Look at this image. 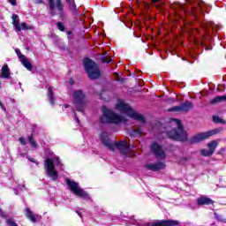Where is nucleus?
Segmentation results:
<instances>
[{
	"instance_id": "f257e3e1",
	"label": "nucleus",
	"mask_w": 226,
	"mask_h": 226,
	"mask_svg": "<svg viewBox=\"0 0 226 226\" xmlns=\"http://www.w3.org/2000/svg\"><path fill=\"white\" fill-rule=\"evenodd\" d=\"M100 140L102 144L110 151H116V149H118L122 154H128V151H130V146L126 141L112 142L110 141V139H109V132L105 131L100 133Z\"/></svg>"
},
{
	"instance_id": "f03ea898",
	"label": "nucleus",
	"mask_w": 226,
	"mask_h": 226,
	"mask_svg": "<svg viewBox=\"0 0 226 226\" xmlns=\"http://www.w3.org/2000/svg\"><path fill=\"white\" fill-rule=\"evenodd\" d=\"M102 115L100 117L101 123L106 124H121L122 123L125 124L127 121L126 117L117 114L105 106L102 108Z\"/></svg>"
},
{
	"instance_id": "7ed1b4c3",
	"label": "nucleus",
	"mask_w": 226,
	"mask_h": 226,
	"mask_svg": "<svg viewBox=\"0 0 226 226\" xmlns=\"http://www.w3.org/2000/svg\"><path fill=\"white\" fill-rule=\"evenodd\" d=\"M116 109L121 114H125L128 117L132 119H136V121H139V123H146L144 117L141 114L137 113L135 109H132L130 104L126 103L124 100H118L116 104Z\"/></svg>"
},
{
	"instance_id": "20e7f679",
	"label": "nucleus",
	"mask_w": 226,
	"mask_h": 226,
	"mask_svg": "<svg viewBox=\"0 0 226 226\" xmlns=\"http://www.w3.org/2000/svg\"><path fill=\"white\" fill-rule=\"evenodd\" d=\"M56 165V167H59L60 170H63V163L59 161V157L48 158L44 162V169L47 172V176H49L52 181H56L58 177Z\"/></svg>"
},
{
	"instance_id": "39448f33",
	"label": "nucleus",
	"mask_w": 226,
	"mask_h": 226,
	"mask_svg": "<svg viewBox=\"0 0 226 226\" xmlns=\"http://www.w3.org/2000/svg\"><path fill=\"white\" fill-rule=\"evenodd\" d=\"M171 123H175L177 129H173L168 132V137L172 139V140H179L180 142H185L188 140V134L183 129V125L179 119L172 118Z\"/></svg>"
},
{
	"instance_id": "423d86ee",
	"label": "nucleus",
	"mask_w": 226,
	"mask_h": 226,
	"mask_svg": "<svg viewBox=\"0 0 226 226\" xmlns=\"http://www.w3.org/2000/svg\"><path fill=\"white\" fill-rule=\"evenodd\" d=\"M83 63L89 79H99L102 72H100V68H98V64H96V63L90 58H85Z\"/></svg>"
},
{
	"instance_id": "0eeeda50",
	"label": "nucleus",
	"mask_w": 226,
	"mask_h": 226,
	"mask_svg": "<svg viewBox=\"0 0 226 226\" xmlns=\"http://www.w3.org/2000/svg\"><path fill=\"white\" fill-rule=\"evenodd\" d=\"M73 103L79 112H84V106L86 105V94L82 90H75L72 94Z\"/></svg>"
},
{
	"instance_id": "6e6552de",
	"label": "nucleus",
	"mask_w": 226,
	"mask_h": 226,
	"mask_svg": "<svg viewBox=\"0 0 226 226\" xmlns=\"http://www.w3.org/2000/svg\"><path fill=\"white\" fill-rule=\"evenodd\" d=\"M49 4V11L52 16L59 15L61 18L64 16V4L62 0H48Z\"/></svg>"
},
{
	"instance_id": "1a4fd4ad",
	"label": "nucleus",
	"mask_w": 226,
	"mask_h": 226,
	"mask_svg": "<svg viewBox=\"0 0 226 226\" xmlns=\"http://www.w3.org/2000/svg\"><path fill=\"white\" fill-rule=\"evenodd\" d=\"M66 183L67 186L70 188L71 192L74 193V195H77L78 197H80L85 200H87V199H89V194H87V192H86L84 189L79 187V183L72 181L70 179H67Z\"/></svg>"
},
{
	"instance_id": "9d476101",
	"label": "nucleus",
	"mask_w": 226,
	"mask_h": 226,
	"mask_svg": "<svg viewBox=\"0 0 226 226\" xmlns=\"http://www.w3.org/2000/svg\"><path fill=\"white\" fill-rule=\"evenodd\" d=\"M216 133H218V130L216 129L198 133L192 138L191 143L197 144L198 142H202V140H206V139H209V137H213V135H216Z\"/></svg>"
},
{
	"instance_id": "9b49d317",
	"label": "nucleus",
	"mask_w": 226,
	"mask_h": 226,
	"mask_svg": "<svg viewBox=\"0 0 226 226\" xmlns=\"http://www.w3.org/2000/svg\"><path fill=\"white\" fill-rule=\"evenodd\" d=\"M151 150L155 154V158H157V160H165V158H167V154H165L163 148L162 146L158 145V143H153Z\"/></svg>"
},
{
	"instance_id": "f8f14e48",
	"label": "nucleus",
	"mask_w": 226,
	"mask_h": 226,
	"mask_svg": "<svg viewBox=\"0 0 226 226\" xmlns=\"http://www.w3.org/2000/svg\"><path fill=\"white\" fill-rule=\"evenodd\" d=\"M190 109H193V103L185 102L180 106H175L170 109V112H188Z\"/></svg>"
},
{
	"instance_id": "ddd939ff",
	"label": "nucleus",
	"mask_w": 226,
	"mask_h": 226,
	"mask_svg": "<svg viewBox=\"0 0 226 226\" xmlns=\"http://www.w3.org/2000/svg\"><path fill=\"white\" fill-rule=\"evenodd\" d=\"M148 226H176L179 225V222L174 220H161L150 222Z\"/></svg>"
},
{
	"instance_id": "4468645a",
	"label": "nucleus",
	"mask_w": 226,
	"mask_h": 226,
	"mask_svg": "<svg viewBox=\"0 0 226 226\" xmlns=\"http://www.w3.org/2000/svg\"><path fill=\"white\" fill-rule=\"evenodd\" d=\"M165 168V164L163 162H157V163H150L146 165V169L148 170H153L156 172V170H162Z\"/></svg>"
},
{
	"instance_id": "2eb2a0df",
	"label": "nucleus",
	"mask_w": 226,
	"mask_h": 226,
	"mask_svg": "<svg viewBox=\"0 0 226 226\" xmlns=\"http://www.w3.org/2000/svg\"><path fill=\"white\" fill-rule=\"evenodd\" d=\"M198 206H209L211 204H215V201L208 197L201 196L197 199Z\"/></svg>"
},
{
	"instance_id": "dca6fc26",
	"label": "nucleus",
	"mask_w": 226,
	"mask_h": 226,
	"mask_svg": "<svg viewBox=\"0 0 226 226\" xmlns=\"http://www.w3.org/2000/svg\"><path fill=\"white\" fill-rule=\"evenodd\" d=\"M210 29H215V26L211 23H203L201 25V34H209Z\"/></svg>"
},
{
	"instance_id": "f3484780",
	"label": "nucleus",
	"mask_w": 226,
	"mask_h": 226,
	"mask_svg": "<svg viewBox=\"0 0 226 226\" xmlns=\"http://www.w3.org/2000/svg\"><path fill=\"white\" fill-rule=\"evenodd\" d=\"M12 25L16 27L18 32L22 31V27H20V18H19V15L12 14Z\"/></svg>"
},
{
	"instance_id": "a211bd4d",
	"label": "nucleus",
	"mask_w": 226,
	"mask_h": 226,
	"mask_svg": "<svg viewBox=\"0 0 226 226\" xmlns=\"http://www.w3.org/2000/svg\"><path fill=\"white\" fill-rule=\"evenodd\" d=\"M0 77L2 79H10V67L7 64L3 65Z\"/></svg>"
},
{
	"instance_id": "6ab92c4d",
	"label": "nucleus",
	"mask_w": 226,
	"mask_h": 226,
	"mask_svg": "<svg viewBox=\"0 0 226 226\" xmlns=\"http://www.w3.org/2000/svg\"><path fill=\"white\" fill-rule=\"evenodd\" d=\"M26 217L29 218V220L33 222H36V220H38V218H40V216L36 214H33V212L31 210H29V208H26Z\"/></svg>"
},
{
	"instance_id": "aec40b11",
	"label": "nucleus",
	"mask_w": 226,
	"mask_h": 226,
	"mask_svg": "<svg viewBox=\"0 0 226 226\" xmlns=\"http://www.w3.org/2000/svg\"><path fill=\"white\" fill-rule=\"evenodd\" d=\"M21 64H23V66H25V68H26V70H28V72H31L33 70V64H31L28 61L27 58H26V56H21Z\"/></svg>"
},
{
	"instance_id": "412c9836",
	"label": "nucleus",
	"mask_w": 226,
	"mask_h": 226,
	"mask_svg": "<svg viewBox=\"0 0 226 226\" xmlns=\"http://www.w3.org/2000/svg\"><path fill=\"white\" fill-rule=\"evenodd\" d=\"M129 135H131V137H140V135H142V129H132L129 131Z\"/></svg>"
},
{
	"instance_id": "4be33fe9",
	"label": "nucleus",
	"mask_w": 226,
	"mask_h": 226,
	"mask_svg": "<svg viewBox=\"0 0 226 226\" xmlns=\"http://www.w3.org/2000/svg\"><path fill=\"white\" fill-rule=\"evenodd\" d=\"M207 147L209 148V151L212 152V154H215V150L216 147H218V141L213 140L207 144Z\"/></svg>"
},
{
	"instance_id": "5701e85b",
	"label": "nucleus",
	"mask_w": 226,
	"mask_h": 226,
	"mask_svg": "<svg viewBox=\"0 0 226 226\" xmlns=\"http://www.w3.org/2000/svg\"><path fill=\"white\" fill-rule=\"evenodd\" d=\"M65 2L67 3L71 11H77V4H75V0H65Z\"/></svg>"
},
{
	"instance_id": "b1692460",
	"label": "nucleus",
	"mask_w": 226,
	"mask_h": 226,
	"mask_svg": "<svg viewBox=\"0 0 226 226\" xmlns=\"http://www.w3.org/2000/svg\"><path fill=\"white\" fill-rule=\"evenodd\" d=\"M222 102H226V95L217 96V97L214 98L210 102V103H212V105H215V103H220Z\"/></svg>"
},
{
	"instance_id": "393cba45",
	"label": "nucleus",
	"mask_w": 226,
	"mask_h": 226,
	"mask_svg": "<svg viewBox=\"0 0 226 226\" xmlns=\"http://www.w3.org/2000/svg\"><path fill=\"white\" fill-rule=\"evenodd\" d=\"M48 96L49 98V103H51V105H54V92H52L51 87L48 88Z\"/></svg>"
},
{
	"instance_id": "a878e982",
	"label": "nucleus",
	"mask_w": 226,
	"mask_h": 226,
	"mask_svg": "<svg viewBox=\"0 0 226 226\" xmlns=\"http://www.w3.org/2000/svg\"><path fill=\"white\" fill-rule=\"evenodd\" d=\"M200 153L203 156H213V152L207 149H202Z\"/></svg>"
},
{
	"instance_id": "bb28decb",
	"label": "nucleus",
	"mask_w": 226,
	"mask_h": 226,
	"mask_svg": "<svg viewBox=\"0 0 226 226\" xmlns=\"http://www.w3.org/2000/svg\"><path fill=\"white\" fill-rule=\"evenodd\" d=\"M215 216L217 220V222H221L222 223H226V219L223 217V215H218V214H215Z\"/></svg>"
},
{
	"instance_id": "cd10ccee",
	"label": "nucleus",
	"mask_w": 226,
	"mask_h": 226,
	"mask_svg": "<svg viewBox=\"0 0 226 226\" xmlns=\"http://www.w3.org/2000/svg\"><path fill=\"white\" fill-rule=\"evenodd\" d=\"M19 26L21 27V30L23 29V31H27L31 29V26H27L26 22H22Z\"/></svg>"
},
{
	"instance_id": "c85d7f7f",
	"label": "nucleus",
	"mask_w": 226,
	"mask_h": 226,
	"mask_svg": "<svg viewBox=\"0 0 226 226\" xmlns=\"http://www.w3.org/2000/svg\"><path fill=\"white\" fill-rule=\"evenodd\" d=\"M28 142L33 146V147H36V141H34V139L33 138V135L28 137Z\"/></svg>"
},
{
	"instance_id": "c756f323",
	"label": "nucleus",
	"mask_w": 226,
	"mask_h": 226,
	"mask_svg": "<svg viewBox=\"0 0 226 226\" xmlns=\"http://www.w3.org/2000/svg\"><path fill=\"white\" fill-rule=\"evenodd\" d=\"M15 52H16V54H17V56H18L19 60H22V57H26V56L22 55V53L20 52V49H16Z\"/></svg>"
},
{
	"instance_id": "7c9ffc66",
	"label": "nucleus",
	"mask_w": 226,
	"mask_h": 226,
	"mask_svg": "<svg viewBox=\"0 0 226 226\" xmlns=\"http://www.w3.org/2000/svg\"><path fill=\"white\" fill-rule=\"evenodd\" d=\"M186 162H188V158L187 157H182L178 160V163L180 165H185V163H186Z\"/></svg>"
},
{
	"instance_id": "2f4dec72",
	"label": "nucleus",
	"mask_w": 226,
	"mask_h": 226,
	"mask_svg": "<svg viewBox=\"0 0 226 226\" xmlns=\"http://www.w3.org/2000/svg\"><path fill=\"white\" fill-rule=\"evenodd\" d=\"M56 26H57L59 31H64V25L62 22H58L56 24Z\"/></svg>"
},
{
	"instance_id": "473e14b6",
	"label": "nucleus",
	"mask_w": 226,
	"mask_h": 226,
	"mask_svg": "<svg viewBox=\"0 0 226 226\" xmlns=\"http://www.w3.org/2000/svg\"><path fill=\"white\" fill-rule=\"evenodd\" d=\"M111 61V58H109L107 56L102 57V63H110Z\"/></svg>"
},
{
	"instance_id": "72a5a7b5",
	"label": "nucleus",
	"mask_w": 226,
	"mask_h": 226,
	"mask_svg": "<svg viewBox=\"0 0 226 226\" xmlns=\"http://www.w3.org/2000/svg\"><path fill=\"white\" fill-rule=\"evenodd\" d=\"M213 121L214 123H222V121L220 120V117H213Z\"/></svg>"
},
{
	"instance_id": "f704fd0d",
	"label": "nucleus",
	"mask_w": 226,
	"mask_h": 226,
	"mask_svg": "<svg viewBox=\"0 0 226 226\" xmlns=\"http://www.w3.org/2000/svg\"><path fill=\"white\" fill-rule=\"evenodd\" d=\"M8 3H10L12 6H17V0H8Z\"/></svg>"
},
{
	"instance_id": "c9c22d12",
	"label": "nucleus",
	"mask_w": 226,
	"mask_h": 226,
	"mask_svg": "<svg viewBox=\"0 0 226 226\" xmlns=\"http://www.w3.org/2000/svg\"><path fill=\"white\" fill-rule=\"evenodd\" d=\"M19 142L20 144H22V146H26V139L24 138H19Z\"/></svg>"
},
{
	"instance_id": "e433bc0d",
	"label": "nucleus",
	"mask_w": 226,
	"mask_h": 226,
	"mask_svg": "<svg viewBox=\"0 0 226 226\" xmlns=\"http://www.w3.org/2000/svg\"><path fill=\"white\" fill-rule=\"evenodd\" d=\"M178 6L180 10H183L184 13H186V9L185 8V5L179 4Z\"/></svg>"
},
{
	"instance_id": "4c0bfd02",
	"label": "nucleus",
	"mask_w": 226,
	"mask_h": 226,
	"mask_svg": "<svg viewBox=\"0 0 226 226\" xmlns=\"http://www.w3.org/2000/svg\"><path fill=\"white\" fill-rule=\"evenodd\" d=\"M36 4H41L43 3V0H34Z\"/></svg>"
},
{
	"instance_id": "58836bf2",
	"label": "nucleus",
	"mask_w": 226,
	"mask_h": 226,
	"mask_svg": "<svg viewBox=\"0 0 226 226\" xmlns=\"http://www.w3.org/2000/svg\"><path fill=\"white\" fill-rule=\"evenodd\" d=\"M29 162H33L34 163H36V161H34V159L33 158H28Z\"/></svg>"
},
{
	"instance_id": "ea45409f",
	"label": "nucleus",
	"mask_w": 226,
	"mask_h": 226,
	"mask_svg": "<svg viewBox=\"0 0 226 226\" xmlns=\"http://www.w3.org/2000/svg\"><path fill=\"white\" fill-rule=\"evenodd\" d=\"M160 0H152V3H159Z\"/></svg>"
},
{
	"instance_id": "a19ab883",
	"label": "nucleus",
	"mask_w": 226,
	"mask_h": 226,
	"mask_svg": "<svg viewBox=\"0 0 226 226\" xmlns=\"http://www.w3.org/2000/svg\"><path fill=\"white\" fill-rule=\"evenodd\" d=\"M75 117H76L77 123H80V120H79V117H77V116H75Z\"/></svg>"
},
{
	"instance_id": "79ce46f5",
	"label": "nucleus",
	"mask_w": 226,
	"mask_h": 226,
	"mask_svg": "<svg viewBox=\"0 0 226 226\" xmlns=\"http://www.w3.org/2000/svg\"><path fill=\"white\" fill-rule=\"evenodd\" d=\"M134 225H140L139 222H137V221H135V222H133Z\"/></svg>"
},
{
	"instance_id": "37998d69",
	"label": "nucleus",
	"mask_w": 226,
	"mask_h": 226,
	"mask_svg": "<svg viewBox=\"0 0 226 226\" xmlns=\"http://www.w3.org/2000/svg\"><path fill=\"white\" fill-rule=\"evenodd\" d=\"M196 32H198L199 34H200V29H196Z\"/></svg>"
},
{
	"instance_id": "c03bdc74",
	"label": "nucleus",
	"mask_w": 226,
	"mask_h": 226,
	"mask_svg": "<svg viewBox=\"0 0 226 226\" xmlns=\"http://www.w3.org/2000/svg\"><path fill=\"white\" fill-rule=\"evenodd\" d=\"M0 107H2V109L4 108V106H3V103H2V102H0Z\"/></svg>"
},
{
	"instance_id": "a18cd8bd",
	"label": "nucleus",
	"mask_w": 226,
	"mask_h": 226,
	"mask_svg": "<svg viewBox=\"0 0 226 226\" xmlns=\"http://www.w3.org/2000/svg\"><path fill=\"white\" fill-rule=\"evenodd\" d=\"M68 107H70V105H65V109H68Z\"/></svg>"
},
{
	"instance_id": "49530a36",
	"label": "nucleus",
	"mask_w": 226,
	"mask_h": 226,
	"mask_svg": "<svg viewBox=\"0 0 226 226\" xmlns=\"http://www.w3.org/2000/svg\"><path fill=\"white\" fill-rule=\"evenodd\" d=\"M67 34H72V32L69 31V32L67 33Z\"/></svg>"
},
{
	"instance_id": "de8ad7c7",
	"label": "nucleus",
	"mask_w": 226,
	"mask_h": 226,
	"mask_svg": "<svg viewBox=\"0 0 226 226\" xmlns=\"http://www.w3.org/2000/svg\"><path fill=\"white\" fill-rule=\"evenodd\" d=\"M77 213H78L79 216H82V215H80V213H79V212H77Z\"/></svg>"
},
{
	"instance_id": "09e8293b",
	"label": "nucleus",
	"mask_w": 226,
	"mask_h": 226,
	"mask_svg": "<svg viewBox=\"0 0 226 226\" xmlns=\"http://www.w3.org/2000/svg\"><path fill=\"white\" fill-rule=\"evenodd\" d=\"M192 13H195V11L192 10Z\"/></svg>"
}]
</instances>
